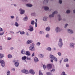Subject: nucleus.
<instances>
[{"label": "nucleus", "mask_w": 75, "mask_h": 75, "mask_svg": "<svg viewBox=\"0 0 75 75\" xmlns=\"http://www.w3.org/2000/svg\"><path fill=\"white\" fill-rule=\"evenodd\" d=\"M4 57V54L0 53V64L2 67H4L5 66V62L4 60H1Z\"/></svg>", "instance_id": "obj_1"}, {"label": "nucleus", "mask_w": 75, "mask_h": 75, "mask_svg": "<svg viewBox=\"0 0 75 75\" xmlns=\"http://www.w3.org/2000/svg\"><path fill=\"white\" fill-rule=\"evenodd\" d=\"M35 44L33 43L32 44L30 45V47H29V50L31 51H35Z\"/></svg>", "instance_id": "obj_2"}, {"label": "nucleus", "mask_w": 75, "mask_h": 75, "mask_svg": "<svg viewBox=\"0 0 75 75\" xmlns=\"http://www.w3.org/2000/svg\"><path fill=\"white\" fill-rule=\"evenodd\" d=\"M58 45L59 48H62L63 45V42H62V40L61 38L59 39L58 42Z\"/></svg>", "instance_id": "obj_3"}, {"label": "nucleus", "mask_w": 75, "mask_h": 75, "mask_svg": "<svg viewBox=\"0 0 75 75\" xmlns=\"http://www.w3.org/2000/svg\"><path fill=\"white\" fill-rule=\"evenodd\" d=\"M50 57L51 59H52L54 61L56 62H57V58L54 56L50 54Z\"/></svg>", "instance_id": "obj_4"}, {"label": "nucleus", "mask_w": 75, "mask_h": 75, "mask_svg": "<svg viewBox=\"0 0 75 75\" xmlns=\"http://www.w3.org/2000/svg\"><path fill=\"white\" fill-rule=\"evenodd\" d=\"M58 13V12L57 11H54L52 13V14L49 15V18H52V17H54V14H57Z\"/></svg>", "instance_id": "obj_5"}, {"label": "nucleus", "mask_w": 75, "mask_h": 75, "mask_svg": "<svg viewBox=\"0 0 75 75\" xmlns=\"http://www.w3.org/2000/svg\"><path fill=\"white\" fill-rule=\"evenodd\" d=\"M62 30V29L58 27H57L55 29L56 33H58L61 32V31Z\"/></svg>", "instance_id": "obj_6"}, {"label": "nucleus", "mask_w": 75, "mask_h": 75, "mask_svg": "<svg viewBox=\"0 0 75 75\" xmlns=\"http://www.w3.org/2000/svg\"><path fill=\"white\" fill-rule=\"evenodd\" d=\"M19 10L20 12V14L21 15L23 14H24L25 13V10H23L21 8H20V9H19Z\"/></svg>", "instance_id": "obj_7"}, {"label": "nucleus", "mask_w": 75, "mask_h": 75, "mask_svg": "<svg viewBox=\"0 0 75 75\" xmlns=\"http://www.w3.org/2000/svg\"><path fill=\"white\" fill-rule=\"evenodd\" d=\"M13 62L15 63L14 65L16 67H18L19 66V62H16V60H14Z\"/></svg>", "instance_id": "obj_8"}, {"label": "nucleus", "mask_w": 75, "mask_h": 75, "mask_svg": "<svg viewBox=\"0 0 75 75\" xmlns=\"http://www.w3.org/2000/svg\"><path fill=\"white\" fill-rule=\"evenodd\" d=\"M74 45H75V43L73 42L70 43L69 45L70 48H74Z\"/></svg>", "instance_id": "obj_9"}, {"label": "nucleus", "mask_w": 75, "mask_h": 75, "mask_svg": "<svg viewBox=\"0 0 75 75\" xmlns=\"http://www.w3.org/2000/svg\"><path fill=\"white\" fill-rule=\"evenodd\" d=\"M28 70L27 69H23L21 70V72L22 73H24L25 74H28Z\"/></svg>", "instance_id": "obj_10"}, {"label": "nucleus", "mask_w": 75, "mask_h": 75, "mask_svg": "<svg viewBox=\"0 0 75 75\" xmlns=\"http://www.w3.org/2000/svg\"><path fill=\"white\" fill-rule=\"evenodd\" d=\"M29 72L32 75H34L35 74V72L34 71V70L32 69L30 70Z\"/></svg>", "instance_id": "obj_11"}, {"label": "nucleus", "mask_w": 75, "mask_h": 75, "mask_svg": "<svg viewBox=\"0 0 75 75\" xmlns=\"http://www.w3.org/2000/svg\"><path fill=\"white\" fill-rule=\"evenodd\" d=\"M47 67L48 70H49V69H50L52 68V66L50 64H49L47 65Z\"/></svg>", "instance_id": "obj_12"}, {"label": "nucleus", "mask_w": 75, "mask_h": 75, "mask_svg": "<svg viewBox=\"0 0 75 75\" xmlns=\"http://www.w3.org/2000/svg\"><path fill=\"white\" fill-rule=\"evenodd\" d=\"M33 42V41L32 40H28L26 42V44H31V43H32Z\"/></svg>", "instance_id": "obj_13"}, {"label": "nucleus", "mask_w": 75, "mask_h": 75, "mask_svg": "<svg viewBox=\"0 0 75 75\" xmlns=\"http://www.w3.org/2000/svg\"><path fill=\"white\" fill-rule=\"evenodd\" d=\"M68 33H70V34H73V33H74V31L72 30L69 29H68Z\"/></svg>", "instance_id": "obj_14"}, {"label": "nucleus", "mask_w": 75, "mask_h": 75, "mask_svg": "<svg viewBox=\"0 0 75 75\" xmlns=\"http://www.w3.org/2000/svg\"><path fill=\"white\" fill-rule=\"evenodd\" d=\"M47 18H48V17L45 16L43 18V20L44 21H47Z\"/></svg>", "instance_id": "obj_15"}, {"label": "nucleus", "mask_w": 75, "mask_h": 75, "mask_svg": "<svg viewBox=\"0 0 75 75\" xmlns=\"http://www.w3.org/2000/svg\"><path fill=\"white\" fill-rule=\"evenodd\" d=\"M50 30L51 28H50V26H48L45 28V30L46 31H50Z\"/></svg>", "instance_id": "obj_16"}, {"label": "nucleus", "mask_w": 75, "mask_h": 75, "mask_svg": "<svg viewBox=\"0 0 75 75\" xmlns=\"http://www.w3.org/2000/svg\"><path fill=\"white\" fill-rule=\"evenodd\" d=\"M25 55H28V56H30L31 55V54H30V51H27L26 52Z\"/></svg>", "instance_id": "obj_17"}, {"label": "nucleus", "mask_w": 75, "mask_h": 75, "mask_svg": "<svg viewBox=\"0 0 75 75\" xmlns=\"http://www.w3.org/2000/svg\"><path fill=\"white\" fill-rule=\"evenodd\" d=\"M26 6L28 7H31L33 6V5L30 4H28L26 5Z\"/></svg>", "instance_id": "obj_18"}, {"label": "nucleus", "mask_w": 75, "mask_h": 75, "mask_svg": "<svg viewBox=\"0 0 75 75\" xmlns=\"http://www.w3.org/2000/svg\"><path fill=\"white\" fill-rule=\"evenodd\" d=\"M34 62H38V61H39V60H38V59L37 57H35L34 58Z\"/></svg>", "instance_id": "obj_19"}, {"label": "nucleus", "mask_w": 75, "mask_h": 75, "mask_svg": "<svg viewBox=\"0 0 75 75\" xmlns=\"http://www.w3.org/2000/svg\"><path fill=\"white\" fill-rule=\"evenodd\" d=\"M48 3V0H45L43 1V4H47Z\"/></svg>", "instance_id": "obj_20"}, {"label": "nucleus", "mask_w": 75, "mask_h": 75, "mask_svg": "<svg viewBox=\"0 0 75 75\" xmlns=\"http://www.w3.org/2000/svg\"><path fill=\"white\" fill-rule=\"evenodd\" d=\"M44 9L45 11H47V10H49V7L47 6H44Z\"/></svg>", "instance_id": "obj_21"}, {"label": "nucleus", "mask_w": 75, "mask_h": 75, "mask_svg": "<svg viewBox=\"0 0 75 75\" xmlns=\"http://www.w3.org/2000/svg\"><path fill=\"white\" fill-rule=\"evenodd\" d=\"M21 53L22 54H25V51L24 50H22L21 51Z\"/></svg>", "instance_id": "obj_22"}, {"label": "nucleus", "mask_w": 75, "mask_h": 75, "mask_svg": "<svg viewBox=\"0 0 75 75\" xmlns=\"http://www.w3.org/2000/svg\"><path fill=\"white\" fill-rule=\"evenodd\" d=\"M58 20L59 21H60V20H62V18H61V16L60 15H58Z\"/></svg>", "instance_id": "obj_23"}, {"label": "nucleus", "mask_w": 75, "mask_h": 75, "mask_svg": "<svg viewBox=\"0 0 75 75\" xmlns=\"http://www.w3.org/2000/svg\"><path fill=\"white\" fill-rule=\"evenodd\" d=\"M39 56L41 58H43V57H44V55L41 54H39Z\"/></svg>", "instance_id": "obj_24"}, {"label": "nucleus", "mask_w": 75, "mask_h": 75, "mask_svg": "<svg viewBox=\"0 0 75 75\" xmlns=\"http://www.w3.org/2000/svg\"><path fill=\"white\" fill-rule=\"evenodd\" d=\"M26 59H27V57L26 56H24L22 58V60H25Z\"/></svg>", "instance_id": "obj_25"}, {"label": "nucleus", "mask_w": 75, "mask_h": 75, "mask_svg": "<svg viewBox=\"0 0 75 75\" xmlns=\"http://www.w3.org/2000/svg\"><path fill=\"white\" fill-rule=\"evenodd\" d=\"M28 30L31 32V31H33L34 30V29L33 28H30L28 29Z\"/></svg>", "instance_id": "obj_26"}, {"label": "nucleus", "mask_w": 75, "mask_h": 75, "mask_svg": "<svg viewBox=\"0 0 75 75\" xmlns=\"http://www.w3.org/2000/svg\"><path fill=\"white\" fill-rule=\"evenodd\" d=\"M8 58H12V55L10 54L8 55Z\"/></svg>", "instance_id": "obj_27"}, {"label": "nucleus", "mask_w": 75, "mask_h": 75, "mask_svg": "<svg viewBox=\"0 0 75 75\" xmlns=\"http://www.w3.org/2000/svg\"><path fill=\"white\" fill-rule=\"evenodd\" d=\"M19 18L18 16H16V21H19Z\"/></svg>", "instance_id": "obj_28"}, {"label": "nucleus", "mask_w": 75, "mask_h": 75, "mask_svg": "<svg viewBox=\"0 0 75 75\" xmlns=\"http://www.w3.org/2000/svg\"><path fill=\"white\" fill-rule=\"evenodd\" d=\"M46 74L47 75H52V74L50 72H47L46 73Z\"/></svg>", "instance_id": "obj_29"}, {"label": "nucleus", "mask_w": 75, "mask_h": 75, "mask_svg": "<svg viewBox=\"0 0 75 75\" xmlns=\"http://www.w3.org/2000/svg\"><path fill=\"white\" fill-rule=\"evenodd\" d=\"M15 25L16 27H18L19 26L18 23H17V22L15 23Z\"/></svg>", "instance_id": "obj_30"}, {"label": "nucleus", "mask_w": 75, "mask_h": 75, "mask_svg": "<svg viewBox=\"0 0 75 75\" xmlns=\"http://www.w3.org/2000/svg\"><path fill=\"white\" fill-rule=\"evenodd\" d=\"M47 50L48 51H51V48L50 47H48L47 48Z\"/></svg>", "instance_id": "obj_31"}, {"label": "nucleus", "mask_w": 75, "mask_h": 75, "mask_svg": "<svg viewBox=\"0 0 75 75\" xmlns=\"http://www.w3.org/2000/svg\"><path fill=\"white\" fill-rule=\"evenodd\" d=\"M31 24L32 25H34V24H35V22L34 21H32L31 22Z\"/></svg>", "instance_id": "obj_32"}, {"label": "nucleus", "mask_w": 75, "mask_h": 75, "mask_svg": "<svg viewBox=\"0 0 75 75\" xmlns=\"http://www.w3.org/2000/svg\"><path fill=\"white\" fill-rule=\"evenodd\" d=\"M31 15L32 16H35V15H36V13H31Z\"/></svg>", "instance_id": "obj_33"}, {"label": "nucleus", "mask_w": 75, "mask_h": 75, "mask_svg": "<svg viewBox=\"0 0 75 75\" xmlns=\"http://www.w3.org/2000/svg\"><path fill=\"white\" fill-rule=\"evenodd\" d=\"M23 20L24 21H26L28 20V18L27 17H26L24 18Z\"/></svg>", "instance_id": "obj_34"}, {"label": "nucleus", "mask_w": 75, "mask_h": 75, "mask_svg": "<svg viewBox=\"0 0 75 75\" xmlns=\"http://www.w3.org/2000/svg\"><path fill=\"white\" fill-rule=\"evenodd\" d=\"M70 12H71V11L69 10H67L66 11V13H67V14H69V13H70Z\"/></svg>", "instance_id": "obj_35"}, {"label": "nucleus", "mask_w": 75, "mask_h": 75, "mask_svg": "<svg viewBox=\"0 0 75 75\" xmlns=\"http://www.w3.org/2000/svg\"><path fill=\"white\" fill-rule=\"evenodd\" d=\"M68 59L67 58L65 59H64V62H68Z\"/></svg>", "instance_id": "obj_36"}, {"label": "nucleus", "mask_w": 75, "mask_h": 75, "mask_svg": "<svg viewBox=\"0 0 75 75\" xmlns=\"http://www.w3.org/2000/svg\"><path fill=\"white\" fill-rule=\"evenodd\" d=\"M51 72H55V69H53L52 70H50Z\"/></svg>", "instance_id": "obj_37"}, {"label": "nucleus", "mask_w": 75, "mask_h": 75, "mask_svg": "<svg viewBox=\"0 0 75 75\" xmlns=\"http://www.w3.org/2000/svg\"><path fill=\"white\" fill-rule=\"evenodd\" d=\"M46 38H50V35L49 34H47L46 35Z\"/></svg>", "instance_id": "obj_38"}, {"label": "nucleus", "mask_w": 75, "mask_h": 75, "mask_svg": "<svg viewBox=\"0 0 75 75\" xmlns=\"http://www.w3.org/2000/svg\"><path fill=\"white\" fill-rule=\"evenodd\" d=\"M39 34H44V32L42 31H41L40 32Z\"/></svg>", "instance_id": "obj_39"}, {"label": "nucleus", "mask_w": 75, "mask_h": 75, "mask_svg": "<svg viewBox=\"0 0 75 75\" xmlns=\"http://www.w3.org/2000/svg\"><path fill=\"white\" fill-rule=\"evenodd\" d=\"M39 75H43V74L41 71H39Z\"/></svg>", "instance_id": "obj_40"}, {"label": "nucleus", "mask_w": 75, "mask_h": 75, "mask_svg": "<svg viewBox=\"0 0 75 75\" xmlns=\"http://www.w3.org/2000/svg\"><path fill=\"white\" fill-rule=\"evenodd\" d=\"M68 25V24L67 23L65 24V25H64V28H67V26Z\"/></svg>", "instance_id": "obj_41"}, {"label": "nucleus", "mask_w": 75, "mask_h": 75, "mask_svg": "<svg viewBox=\"0 0 75 75\" xmlns=\"http://www.w3.org/2000/svg\"><path fill=\"white\" fill-rule=\"evenodd\" d=\"M7 75H10V71H8L7 73Z\"/></svg>", "instance_id": "obj_42"}, {"label": "nucleus", "mask_w": 75, "mask_h": 75, "mask_svg": "<svg viewBox=\"0 0 75 75\" xmlns=\"http://www.w3.org/2000/svg\"><path fill=\"white\" fill-rule=\"evenodd\" d=\"M59 4H62V0H59Z\"/></svg>", "instance_id": "obj_43"}, {"label": "nucleus", "mask_w": 75, "mask_h": 75, "mask_svg": "<svg viewBox=\"0 0 75 75\" xmlns=\"http://www.w3.org/2000/svg\"><path fill=\"white\" fill-rule=\"evenodd\" d=\"M20 34L22 35L24 34H25V32H24V31L21 32H20Z\"/></svg>", "instance_id": "obj_44"}, {"label": "nucleus", "mask_w": 75, "mask_h": 75, "mask_svg": "<svg viewBox=\"0 0 75 75\" xmlns=\"http://www.w3.org/2000/svg\"><path fill=\"white\" fill-rule=\"evenodd\" d=\"M43 68L44 69V70H45V69L46 68V66L45 64L43 65Z\"/></svg>", "instance_id": "obj_45"}, {"label": "nucleus", "mask_w": 75, "mask_h": 75, "mask_svg": "<svg viewBox=\"0 0 75 75\" xmlns=\"http://www.w3.org/2000/svg\"><path fill=\"white\" fill-rule=\"evenodd\" d=\"M65 72L63 71L61 74V75H65Z\"/></svg>", "instance_id": "obj_46"}, {"label": "nucleus", "mask_w": 75, "mask_h": 75, "mask_svg": "<svg viewBox=\"0 0 75 75\" xmlns=\"http://www.w3.org/2000/svg\"><path fill=\"white\" fill-rule=\"evenodd\" d=\"M40 44H41V43L40 42H38L37 43V45H38V46L40 45Z\"/></svg>", "instance_id": "obj_47"}, {"label": "nucleus", "mask_w": 75, "mask_h": 75, "mask_svg": "<svg viewBox=\"0 0 75 75\" xmlns=\"http://www.w3.org/2000/svg\"><path fill=\"white\" fill-rule=\"evenodd\" d=\"M57 54L59 56H61V53L59 52L57 53Z\"/></svg>", "instance_id": "obj_48"}, {"label": "nucleus", "mask_w": 75, "mask_h": 75, "mask_svg": "<svg viewBox=\"0 0 75 75\" xmlns=\"http://www.w3.org/2000/svg\"><path fill=\"white\" fill-rule=\"evenodd\" d=\"M11 18V19H14V16H10Z\"/></svg>", "instance_id": "obj_49"}, {"label": "nucleus", "mask_w": 75, "mask_h": 75, "mask_svg": "<svg viewBox=\"0 0 75 75\" xmlns=\"http://www.w3.org/2000/svg\"><path fill=\"white\" fill-rule=\"evenodd\" d=\"M4 32L3 33H0V35H3L4 34Z\"/></svg>", "instance_id": "obj_50"}, {"label": "nucleus", "mask_w": 75, "mask_h": 75, "mask_svg": "<svg viewBox=\"0 0 75 75\" xmlns=\"http://www.w3.org/2000/svg\"><path fill=\"white\" fill-rule=\"evenodd\" d=\"M66 66L67 67V68H69V64H66Z\"/></svg>", "instance_id": "obj_51"}, {"label": "nucleus", "mask_w": 75, "mask_h": 75, "mask_svg": "<svg viewBox=\"0 0 75 75\" xmlns=\"http://www.w3.org/2000/svg\"><path fill=\"white\" fill-rule=\"evenodd\" d=\"M27 60H31V58H28V57H27Z\"/></svg>", "instance_id": "obj_52"}, {"label": "nucleus", "mask_w": 75, "mask_h": 75, "mask_svg": "<svg viewBox=\"0 0 75 75\" xmlns=\"http://www.w3.org/2000/svg\"><path fill=\"white\" fill-rule=\"evenodd\" d=\"M29 28H33V27L31 25H30L29 26Z\"/></svg>", "instance_id": "obj_53"}, {"label": "nucleus", "mask_w": 75, "mask_h": 75, "mask_svg": "<svg viewBox=\"0 0 75 75\" xmlns=\"http://www.w3.org/2000/svg\"><path fill=\"white\" fill-rule=\"evenodd\" d=\"M10 33L11 34H14V33L12 31H10Z\"/></svg>", "instance_id": "obj_54"}, {"label": "nucleus", "mask_w": 75, "mask_h": 75, "mask_svg": "<svg viewBox=\"0 0 75 75\" xmlns=\"http://www.w3.org/2000/svg\"><path fill=\"white\" fill-rule=\"evenodd\" d=\"M3 30L2 29V28L0 27V31H3Z\"/></svg>", "instance_id": "obj_55"}, {"label": "nucleus", "mask_w": 75, "mask_h": 75, "mask_svg": "<svg viewBox=\"0 0 75 75\" xmlns=\"http://www.w3.org/2000/svg\"><path fill=\"white\" fill-rule=\"evenodd\" d=\"M10 49L11 50H13V49H14V48L13 47H11L10 48Z\"/></svg>", "instance_id": "obj_56"}, {"label": "nucleus", "mask_w": 75, "mask_h": 75, "mask_svg": "<svg viewBox=\"0 0 75 75\" xmlns=\"http://www.w3.org/2000/svg\"><path fill=\"white\" fill-rule=\"evenodd\" d=\"M8 40H11V38H8Z\"/></svg>", "instance_id": "obj_57"}, {"label": "nucleus", "mask_w": 75, "mask_h": 75, "mask_svg": "<svg viewBox=\"0 0 75 75\" xmlns=\"http://www.w3.org/2000/svg\"><path fill=\"white\" fill-rule=\"evenodd\" d=\"M35 27L36 28L37 27V23H36V22L35 23Z\"/></svg>", "instance_id": "obj_58"}, {"label": "nucleus", "mask_w": 75, "mask_h": 75, "mask_svg": "<svg viewBox=\"0 0 75 75\" xmlns=\"http://www.w3.org/2000/svg\"><path fill=\"white\" fill-rule=\"evenodd\" d=\"M50 61L51 62H54V61L52 59H51Z\"/></svg>", "instance_id": "obj_59"}, {"label": "nucleus", "mask_w": 75, "mask_h": 75, "mask_svg": "<svg viewBox=\"0 0 75 75\" xmlns=\"http://www.w3.org/2000/svg\"><path fill=\"white\" fill-rule=\"evenodd\" d=\"M34 53H33V54L32 55V57H34Z\"/></svg>", "instance_id": "obj_60"}, {"label": "nucleus", "mask_w": 75, "mask_h": 75, "mask_svg": "<svg viewBox=\"0 0 75 75\" xmlns=\"http://www.w3.org/2000/svg\"><path fill=\"white\" fill-rule=\"evenodd\" d=\"M13 5L15 7L17 6V5L16 4H14Z\"/></svg>", "instance_id": "obj_61"}, {"label": "nucleus", "mask_w": 75, "mask_h": 75, "mask_svg": "<svg viewBox=\"0 0 75 75\" xmlns=\"http://www.w3.org/2000/svg\"><path fill=\"white\" fill-rule=\"evenodd\" d=\"M26 35H27V36H28V32L26 33Z\"/></svg>", "instance_id": "obj_62"}, {"label": "nucleus", "mask_w": 75, "mask_h": 75, "mask_svg": "<svg viewBox=\"0 0 75 75\" xmlns=\"http://www.w3.org/2000/svg\"><path fill=\"white\" fill-rule=\"evenodd\" d=\"M51 10H52V9H51V8H50V9H49V11H51Z\"/></svg>", "instance_id": "obj_63"}, {"label": "nucleus", "mask_w": 75, "mask_h": 75, "mask_svg": "<svg viewBox=\"0 0 75 75\" xmlns=\"http://www.w3.org/2000/svg\"><path fill=\"white\" fill-rule=\"evenodd\" d=\"M73 12L74 13H75V10H74L73 11Z\"/></svg>", "instance_id": "obj_64"}]
</instances>
